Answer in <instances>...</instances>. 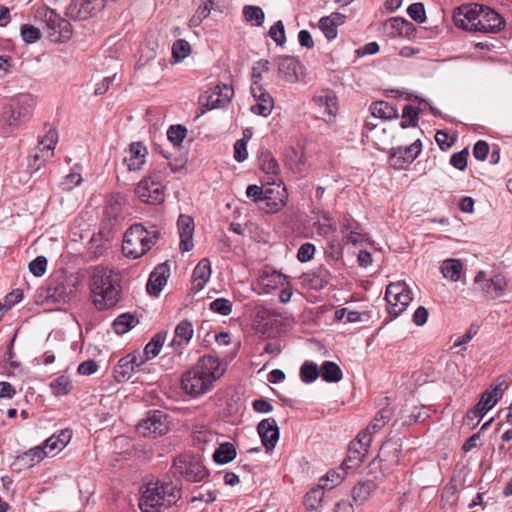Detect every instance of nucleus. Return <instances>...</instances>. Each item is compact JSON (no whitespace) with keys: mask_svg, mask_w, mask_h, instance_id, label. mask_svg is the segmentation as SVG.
Listing matches in <instances>:
<instances>
[{"mask_svg":"<svg viewBox=\"0 0 512 512\" xmlns=\"http://www.w3.org/2000/svg\"><path fill=\"white\" fill-rule=\"evenodd\" d=\"M92 300L98 310L114 307L120 298V277L113 270L97 266L90 280Z\"/></svg>","mask_w":512,"mask_h":512,"instance_id":"f257e3e1","label":"nucleus"},{"mask_svg":"<svg viewBox=\"0 0 512 512\" xmlns=\"http://www.w3.org/2000/svg\"><path fill=\"white\" fill-rule=\"evenodd\" d=\"M181 494V487L171 481L149 482L142 491L139 508L142 512H159L175 505Z\"/></svg>","mask_w":512,"mask_h":512,"instance_id":"f03ea898","label":"nucleus"},{"mask_svg":"<svg viewBox=\"0 0 512 512\" xmlns=\"http://www.w3.org/2000/svg\"><path fill=\"white\" fill-rule=\"evenodd\" d=\"M159 237L160 231L155 226L135 223L124 234L122 251L125 256L137 259L149 251Z\"/></svg>","mask_w":512,"mask_h":512,"instance_id":"7ed1b4c3","label":"nucleus"},{"mask_svg":"<svg viewBox=\"0 0 512 512\" xmlns=\"http://www.w3.org/2000/svg\"><path fill=\"white\" fill-rule=\"evenodd\" d=\"M172 472L187 482H201L209 476V471L200 458L191 454L177 456L172 465Z\"/></svg>","mask_w":512,"mask_h":512,"instance_id":"20e7f679","label":"nucleus"},{"mask_svg":"<svg viewBox=\"0 0 512 512\" xmlns=\"http://www.w3.org/2000/svg\"><path fill=\"white\" fill-rule=\"evenodd\" d=\"M33 110V98L24 95L4 107L1 121L9 127H18L31 119Z\"/></svg>","mask_w":512,"mask_h":512,"instance_id":"39448f33","label":"nucleus"},{"mask_svg":"<svg viewBox=\"0 0 512 512\" xmlns=\"http://www.w3.org/2000/svg\"><path fill=\"white\" fill-rule=\"evenodd\" d=\"M170 417L163 411L150 410L137 424V432L143 437H153L165 435L170 430Z\"/></svg>","mask_w":512,"mask_h":512,"instance_id":"423d86ee","label":"nucleus"},{"mask_svg":"<svg viewBox=\"0 0 512 512\" xmlns=\"http://www.w3.org/2000/svg\"><path fill=\"white\" fill-rule=\"evenodd\" d=\"M388 313L393 318L406 310L412 301V293L404 282L390 283L385 292Z\"/></svg>","mask_w":512,"mask_h":512,"instance_id":"0eeeda50","label":"nucleus"},{"mask_svg":"<svg viewBox=\"0 0 512 512\" xmlns=\"http://www.w3.org/2000/svg\"><path fill=\"white\" fill-rule=\"evenodd\" d=\"M135 193L144 203L152 205L161 204L165 198L161 175L153 173L141 180L135 188Z\"/></svg>","mask_w":512,"mask_h":512,"instance_id":"6e6552de","label":"nucleus"},{"mask_svg":"<svg viewBox=\"0 0 512 512\" xmlns=\"http://www.w3.org/2000/svg\"><path fill=\"white\" fill-rule=\"evenodd\" d=\"M474 287L486 296L495 299L503 296L507 288V281L502 274H495L487 278L485 271H479L474 278Z\"/></svg>","mask_w":512,"mask_h":512,"instance_id":"1a4fd4ad","label":"nucleus"},{"mask_svg":"<svg viewBox=\"0 0 512 512\" xmlns=\"http://www.w3.org/2000/svg\"><path fill=\"white\" fill-rule=\"evenodd\" d=\"M58 134L55 129H50L45 137L39 142L37 150L34 154L29 156V168L36 172L38 171L47 161L49 157L53 155Z\"/></svg>","mask_w":512,"mask_h":512,"instance_id":"9d476101","label":"nucleus"},{"mask_svg":"<svg viewBox=\"0 0 512 512\" xmlns=\"http://www.w3.org/2000/svg\"><path fill=\"white\" fill-rule=\"evenodd\" d=\"M370 443L368 433H359L356 439L349 444L347 457L343 462L344 466L348 469L359 467L368 454Z\"/></svg>","mask_w":512,"mask_h":512,"instance_id":"9b49d317","label":"nucleus"},{"mask_svg":"<svg viewBox=\"0 0 512 512\" xmlns=\"http://www.w3.org/2000/svg\"><path fill=\"white\" fill-rule=\"evenodd\" d=\"M234 94L233 88L229 85H217L210 92L199 97V105L206 110L220 109L226 107Z\"/></svg>","mask_w":512,"mask_h":512,"instance_id":"f8f14e48","label":"nucleus"},{"mask_svg":"<svg viewBox=\"0 0 512 512\" xmlns=\"http://www.w3.org/2000/svg\"><path fill=\"white\" fill-rule=\"evenodd\" d=\"M481 4H464L455 9L453 21L456 27L469 32H476Z\"/></svg>","mask_w":512,"mask_h":512,"instance_id":"ddd939ff","label":"nucleus"},{"mask_svg":"<svg viewBox=\"0 0 512 512\" xmlns=\"http://www.w3.org/2000/svg\"><path fill=\"white\" fill-rule=\"evenodd\" d=\"M181 386L186 394L197 397L210 390L213 384L209 382L208 378H205V376L192 367L182 375Z\"/></svg>","mask_w":512,"mask_h":512,"instance_id":"4468645a","label":"nucleus"},{"mask_svg":"<svg viewBox=\"0 0 512 512\" xmlns=\"http://www.w3.org/2000/svg\"><path fill=\"white\" fill-rule=\"evenodd\" d=\"M504 27V20L500 14L490 7L481 5L476 32L495 34Z\"/></svg>","mask_w":512,"mask_h":512,"instance_id":"2eb2a0df","label":"nucleus"},{"mask_svg":"<svg viewBox=\"0 0 512 512\" xmlns=\"http://www.w3.org/2000/svg\"><path fill=\"white\" fill-rule=\"evenodd\" d=\"M47 28L49 29V37L53 41L64 42L72 35L70 22L54 11H50L49 16H47Z\"/></svg>","mask_w":512,"mask_h":512,"instance_id":"dca6fc26","label":"nucleus"},{"mask_svg":"<svg viewBox=\"0 0 512 512\" xmlns=\"http://www.w3.org/2000/svg\"><path fill=\"white\" fill-rule=\"evenodd\" d=\"M104 8V0H72L67 10L71 17L87 19Z\"/></svg>","mask_w":512,"mask_h":512,"instance_id":"f3484780","label":"nucleus"},{"mask_svg":"<svg viewBox=\"0 0 512 512\" xmlns=\"http://www.w3.org/2000/svg\"><path fill=\"white\" fill-rule=\"evenodd\" d=\"M251 93L256 103L251 106V111L263 117L271 114L274 108V99L262 85H251Z\"/></svg>","mask_w":512,"mask_h":512,"instance_id":"a211bd4d","label":"nucleus"},{"mask_svg":"<svg viewBox=\"0 0 512 512\" xmlns=\"http://www.w3.org/2000/svg\"><path fill=\"white\" fill-rule=\"evenodd\" d=\"M421 149L422 144L420 140H416L409 146L395 148L391 154L392 165L397 169H402L417 158Z\"/></svg>","mask_w":512,"mask_h":512,"instance_id":"6ab92c4d","label":"nucleus"},{"mask_svg":"<svg viewBox=\"0 0 512 512\" xmlns=\"http://www.w3.org/2000/svg\"><path fill=\"white\" fill-rule=\"evenodd\" d=\"M257 432L266 451H272L279 440V428L274 418H266L259 422Z\"/></svg>","mask_w":512,"mask_h":512,"instance_id":"aec40b11","label":"nucleus"},{"mask_svg":"<svg viewBox=\"0 0 512 512\" xmlns=\"http://www.w3.org/2000/svg\"><path fill=\"white\" fill-rule=\"evenodd\" d=\"M193 334L192 323L188 320H182L175 327L174 337L169 346L173 348L175 353L181 354L182 350L189 344Z\"/></svg>","mask_w":512,"mask_h":512,"instance_id":"412c9836","label":"nucleus"},{"mask_svg":"<svg viewBox=\"0 0 512 512\" xmlns=\"http://www.w3.org/2000/svg\"><path fill=\"white\" fill-rule=\"evenodd\" d=\"M177 227L180 236V250L182 252H188L194 246V220L188 215L181 214L177 221Z\"/></svg>","mask_w":512,"mask_h":512,"instance_id":"4be33fe9","label":"nucleus"},{"mask_svg":"<svg viewBox=\"0 0 512 512\" xmlns=\"http://www.w3.org/2000/svg\"><path fill=\"white\" fill-rule=\"evenodd\" d=\"M46 456H48V452L42 446H36L18 455L12 463V467L16 470L28 469L40 463Z\"/></svg>","mask_w":512,"mask_h":512,"instance_id":"5701e85b","label":"nucleus"},{"mask_svg":"<svg viewBox=\"0 0 512 512\" xmlns=\"http://www.w3.org/2000/svg\"><path fill=\"white\" fill-rule=\"evenodd\" d=\"M170 275V268L167 264L158 265L150 274L146 289L147 292L154 297H157L166 285Z\"/></svg>","mask_w":512,"mask_h":512,"instance_id":"b1692460","label":"nucleus"},{"mask_svg":"<svg viewBox=\"0 0 512 512\" xmlns=\"http://www.w3.org/2000/svg\"><path fill=\"white\" fill-rule=\"evenodd\" d=\"M200 372L205 378L209 379L212 384L223 374V369L220 367V361L217 357L206 355L199 359L197 364L193 367Z\"/></svg>","mask_w":512,"mask_h":512,"instance_id":"393cba45","label":"nucleus"},{"mask_svg":"<svg viewBox=\"0 0 512 512\" xmlns=\"http://www.w3.org/2000/svg\"><path fill=\"white\" fill-rule=\"evenodd\" d=\"M286 198V189L284 187L281 191H277V196L275 197L274 189L267 188L259 207L266 213H276L286 204Z\"/></svg>","mask_w":512,"mask_h":512,"instance_id":"a878e982","label":"nucleus"},{"mask_svg":"<svg viewBox=\"0 0 512 512\" xmlns=\"http://www.w3.org/2000/svg\"><path fill=\"white\" fill-rule=\"evenodd\" d=\"M147 155V148L141 142H133L129 146L128 155L125 156L124 162L126 163L129 171H138L145 163Z\"/></svg>","mask_w":512,"mask_h":512,"instance_id":"bb28decb","label":"nucleus"},{"mask_svg":"<svg viewBox=\"0 0 512 512\" xmlns=\"http://www.w3.org/2000/svg\"><path fill=\"white\" fill-rule=\"evenodd\" d=\"M278 72L286 82L294 83L298 80L299 62L291 56H282L277 60Z\"/></svg>","mask_w":512,"mask_h":512,"instance_id":"cd10ccee","label":"nucleus"},{"mask_svg":"<svg viewBox=\"0 0 512 512\" xmlns=\"http://www.w3.org/2000/svg\"><path fill=\"white\" fill-rule=\"evenodd\" d=\"M211 263L209 259L203 258L199 261L192 274V289L195 292L201 291L211 276Z\"/></svg>","mask_w":512,"mask_h":512,"instance_id":"c85d7f7f","label":"nucleus"},{"mask_svg":"<svg viewBox=\"0 0 512 512\" xmlns=\"http://www.w3.org/2000/svg\"><path fill=\"white\" fill-rule=\"evenodd\" d=\"M72 433L69 429H63L57 434H53L45 440L44 446L42 447L48 456H52L61 451L71 440Z\"/></svg>","mask_w":512,"mask_h":512,"instance_id":"c756f323","label":"nucleus"},{"mask_svg":"<svg viewBox=\"0 0 512 512\" xmlns=\"http://www.w3.org/2000/svg\"><path fill=\"white\" fill-rule=\"evenodd\" d=\"M322 121L328 125H333L336 121V117L339 113V102L337 96L328 91L324 96L322 95Z\"/></svg>","mask_w":512,"mask_h":512,"instance_id":"7c9ffc66","label":"nucleus"},{"mask_svg":"<svg viewBox=\"0 0 512 512\" xmlns=\"http://www.w3.org/2000/svg\"><path fill=\"white\" fill-rule=\"evenodd\" d=\"M389 27L391 29L389 35L392 37L412 38L416 33L414 24L400 17L391 18Z\"/></svg>","mask_w":512,"mask_h":512,"instance_id":"2f4dec72","label":"nucleus"},{"mask_svg":"<svg viewBox=\"0 0 512 512\" xmlns=\"http://www.w3.org/2000/svg\"><path fill=\"white\" fill-rule=\"evenodd\" d=\"M346 16L342 13L334 12L329 16L322 17V33L331 41L337 37V28L345 23Z\"/></svg>","mask_w":512,"mask_h":512,"instance_id":"473e14b6","label":"nucleus"},{"mask_svg":"<svg viewBox=\"0 0 512 512\" xmlns=\"http://www.w3.org/2000/svg\"><path fill=\"white\" fill-rule=\"evenodd\" d=\"M401 447L399 439H388L382 443L377 457L380 458L381 461L398 463Z\"/></svg>","mask_w":512,"mask_h":512,"instance_id":"72a5a7b5","label":"nucleus"},{"mask_svg":"<svg viewBox=\"0 0 512 512\" xmlns=\"http://www.w3.org/2000/svg\"><path fill=\"white\" fill-rule=\"evenodd\" d=\"M349 469L342 464L337 468L330 469L322 476V492L332 490L339 486L347 475Z\"/></svg>","mask_w":512,"mask_h":512,"instance_id":"f704fd0d","label":"nucleus"},{"mask_svg":"<svg viewBox=\"0 0 512 512\" xmlns=\"http://www.w3.org/2000/svg\"><path fill=\"white\" fill-rule=\"evenodd\" d=\"M373 117L380 119H396L399 117L397 106L386 101H376L370 105Z\"/></svg>","mask_w":512,"mask_h":512,"instance_id":"c9c22d12","label":"nucleus"},{"mask_svg":"<svg viewBox=\"0 0 512 512\" xmlns=\"http://www.w3.org/2000/svg\"><path fill=\"white\" fill-rule=\"evenodd\" d=\"M135 357L132 356H123L121 359H119L117 365L114 367V378L117 382H125L128 381L132 374L135 371V368L133 364H135L134 361Z\"/></svg>","mask_w":512,"mask_h":512,"instance_id":"e433bc0d","label":"nucleus"},{"mask_svg":"<svg viewBox=\"0 0 512 512\" xmlns=\"http://www.w3.org/2000/svg\"><path fill=\"white\" fill-rule=\"evenodd\" d=\"M504 382L492 386L490 389L486 390L482 396L480 401L478 402L481 407L489 411L492 409L496 403L502 398L504 393Z\"/></svg>","mask_w":512,"mask_h":512,"instance_id":"4c0bfd02","label":"nucleus"},{"mask_svg":"<svg viewBox=\"0 0 512 512\" xmlns=\"http://www.w3.org/2000/svg\"><path fill=\"white\" fill-rule=\"evenodd\" d=\"M138 323V318H136L133 314L123 313L113 321L112 327L116 334L124 335L132 328H134Z\"/></svg>","mask_w":512,"mask_h":512,"instance_id":"58836bf2","label":"nucleus"},{"mask_svg":"<svg viewBox=\"0 0 512 512\" xmlns=\"http://www.w3.org/2000/svg\"><path fill=\"white\" fill-rule=\"evenodd\" d=\"M462 263L459 259H446L442 262L441 273L444 278L456 282L460 279Z\"/></svg>","mask_w":512,"mask_h":512,"instance_id":"ea45409f","label":"nucleus"},{"mask_svg":"<svg viewBox=\"0 0 512 512\" xmlns=\"http://www.w3.org/2000/svg\"><path fill=\"white\" fill-rule=\"evenodd\" d=\"M236 448L231 442H224L215 450L213 460L217 464H227L235 459Z\"/></svg>","mask_w":512,"mask_h":512,"instance_id":"a19ab883","label":"nucleus"},{"mask_svg":"<svg viewBox=\"0 0 512 512\" xmlns=\"http://www.w3.org/2000/svg\"><path fill=\"white\" fill-rule=\"evenodd\" d=\"M343 378V371L340 366L333 361L322 362V381L328 383H337Z\"/></svg>","mask_w":512,"mask_h":512,"instance_id":"79ce46f5","label":"nucleus"},{"mask_svg":"<svg viewBox=\"0 0 512 512\" xmlns=\"http://www.w3.org/2000/svg\"><path fill=\"white\" fill-rule=\"evenodd\" d=\"M68 296L69 292L63 282L51 283L46 291V299L52 302H65Z\"/></svg>","mask_w":512,"mask_h":512,"instance_id":"37998d69","label":"nucleus"},{"mask_svg":"<svg viewBox=\"0 0 512 512\" xmlns=\"http://www.w3.org/2000/svg\"><path fill=\"white\" fill-rule=\"evenodd\" d=\"M390 416V412L386 409L379 411L368 425V427L360 433H368L371 441L372 435L380 431L389 422Z\"/></svg>","mask_w":512,"mask_h":512,"instance_id":"c03bdc74","label":"nucleus"},{"mask_svg":"<svg viewBox=\"0 0 512 512\" xmlns=\"http://www.w3.org/2000/svg\"><path fill=\"white\" fill-rule=\"evenodd\" d=\"M375 489V484L372 481L360 482L353 487L352 498L357 504L364 503Z\"/></svg>","mask_w":512,"mask_h":512,"instance_id":"a18cd8bd","label":"nucleus"},{"mask_svg":"<svg viewBox=\"0 0 512 512\" xmlns=\"http://www.w3.org/2000/svg\"><path fill=\"white\" fill-rule=\"evenodd\" d=\"M166 335V332H159L152 337V339L146 344L144 348V354L146 355V358H154L160 353L161 348L163 347L166 340Z\"/></svg>","mask_w":512,"mask_h":512,"instance_id":"49530a36","label":"nucleus"},{"mask_svg":"<svg viewBox=\"0 0 512 512\" xmlns=\"http://www.w3.org/2000/svg\"><path fill=\"white\" fill-rule=\"evenodd\" d=\"M320 376V370L316 363L305 361L300 368V379L305 384H311Z\"/></svg>","mask_w":512,"mask_h":512,"instance_id":"de8ad7c7","label":"nucleus"},{"mask_svg":"<svg viewBox=\"0 0 512 512\" xmlns=\"http://www.w3.org/2000/svg\"><path fill=\"white\" fill-rule=\"evenodd\" d=\"M259 166L261 170L266 174L277 175L280 171V167L276 159L269 151H264L260 154Z\"/></svg>","mask_w":512,"mask_h":512,"instance_id":"09e8293b","label":"nucleus"},{"mask_svg":"<svg viewBox=\"0 0 512 512\" xmlns=\"http://www.w3.org/2000/svg\"><path fill=\"white\" fill-rule=\"evenodd\" d=\"M244 19L256 26H261L265 20V13L259 6L246 5L243 8Z\"/></svg>","mask_w":512,"mask_h":512,"instance_id":"8fccbe9b","label":"nucleus"},{"mask_svg":"<svg viewBox=\"0 0 512 512\" xmlns=\"http://www.w3.org/2000/svg\"><path fill=\"white\" fill-rule=\"evenodd\" d=\"M50 388L54 395L64 396V395H67L71 391L72 384H71L69 377H67L65 375H61V376L57 377L56 379H54L50 383Z\"/></svg>","mask_w":512,"mask_h":512,"instance_id":"3c124183","label":"nucleus"},{"mask_svg":"<svg viewBox=\"0 0 512 512\" xmlns=\"http://www.w3.org/2000/svg\"><path fill=\"white\" fill-rule=\"evenodd\" d=\"M191 52V46L188 41L184 39H178L173 43L172 46V57L175 63H179L189 56Z\"/></svg>","mask_w":512,"mask_h":512,"instance_id":"603ef678","label":"nucleus"},{"mask_svg":"<svg viewBox=\"0 0 512 512\" xmlns=\"http://www.w3.org/2000/svg\"><path fill=\"white\" fill-rule=\"evenodd\" d=\"M419 112L411 105H406L402 111V121L400 126L403 129L408 127H415L419 119Z\"/></svg>","mask_w":512,"mask_h":512,"instance_id":"864d4df0","label":"nucleus"},{"mask_svg":"<svg viewBox=\"0 0 512 512\" xmlns=\"http://www.w3.org/2000/svg\"><path fill=\"white\" fill-rule=\"evenodd\" d=\"M107 241L104 240L102 234H94L89 241V251L93 255L94 258L100 257L104 251L107 249Z\"/></svg>","mask_w":512,"mask_h":512,"instance_id":"5fc2aeb1","label":"nucleus"},{"mask_svg":"<svg viewBox=\"0 0 512 512\" xmlns=\"http://www.w3.org/2000/svg\"><path fill=\"white\" fill-rule=\"evenodd\" d=\"M319 489L320 485H317L305 495L304 506L308 512H318V507L320 505Z\"/></svg>","mask_w":512,"mask_h":512,"instance_id":"6e6d98bb","label":"nucleus"},{"mask_svg":"<svg viewBox=\"0 0 512 512\" xmlns=\"http://www.w3.org/2000/svg\"><path fill=\"white\" fill-rule=\"evenodd\" d=\"M186 135V127L180 124L170 126L167 131V138L174 146H179L185 139Z\"/></svg>","mask_w":512,"mask_h":512,"instance_id":"4d7b16f0","label":"nucleus"},{"mask_svg":"<svg viewBox=\"0 0 512 512\" xmlns=\"http://www.w3.org/2000/svg\"><path fill=\"white\" fill-rule=\"evenodd\" d=\"M22 40L27 44H33L41 38L38 28L30 24H23L20 28Z\"/></svg>","mask_w":512,"mask_h":512,"instance_id":"13d9d810","label":"nucleus"},{"mask_svg":"<svg viewBox=\"0 0 512 512\" xmlns=\"http://www.w3.org/2000/svg\"><path fill=\"white\" fill-rule=\"evenodd\" d=\"M270 68V62L265 59H261L257 61L252 67V85H262L260 83L261 78L265 72H267Z\"/></svg>","mask_w":512,"mask_h":512,"instance_id":"bf43d9fd","label":"nucleus"},{"mask_svg":"<svg viewBox=\"0 0 512 512\" xmlns=\"http://www.w3.org/2000/svg\"><path fill=\"white\" fill-rule=\"evenodd\" d=\"M354 225H357L354 221L345 220V222L341 225L342 232H348L347 239L349 242L353 244H357L363 242L365 240V235L361 232H358L354 229Z\"/></svg>","mask_w":512,"mask_h":512,"instance_id":"052dcab7","label":"nucleus"},{"mask_svg":"<svg viewBox=\"0 0 512 512\" xmlns=\"http://www.w3.org/2000/svg\"><path fill=\"white\" fill-rule=\"evenodd\" d=\"M488 411L478 403L470 409L465 418V424L474 428Z\"/></svg>","mask_w":512,"mask_h":512,"instance_id":"680f3d73","label":"nucleus"},{"mask_svg":"<svg viewBox=\"0 0 512 512\" xmlns=\"http://www.w3.org/2000/svg\"><path fill=\"white\" fill-rule=\"evenodd\" d=\"M268 35L279 46H282L286 42L285 28L282 20H278L270 27Z\"/></svg>","mask_w":512,"mask_h":512,"instance_id":"e2e57ef3","label":"nucleus"},{"mask_svg":"<svg viewBox=\"0 0 512 512\" xmlns=\"http://www.w3.org/2000/svg\"><path fill=\"white\" fill-rule=\"evenodd\" d=\"M210 310L222 316H227L232 312V303L226 298H217L210 303Z\"/></svg>","mask_w":512,"mask_h":512,"instance_id":"0e129e2a","label":"nucleus"},{"mask_svg":"<svg viewBox=\"0 0 512 512\" xmlns=\"http://www.w3.org/2000/svg\"><path fill=\"white\" fill-rule=\"evenodd\" d=\"M278 320L277 316H275V320L264 321L260 324H255V331L258 334H261L265 338H272L276 334V330L274 327L277 325Z\"/></svg>","mask_w":512,"mask_h":512,"instance_id":"69168bd1","label":"nucleus"},{"mask_svg":"<svg viewBox=\"0 0 512 512\" xmlns=\"http://www.w3.org/2000/svg\"><path fill=\"white\" fill-rule=\"evenodd\" d=\"M47 263L46 257L38 256L29 263V270L34 276L41 277L47 270Z\"/></svg>","mask_w":512,"mask_h":512,"instance_id":"338daca9","label":"nucleus"},{"mask_svg":"<svg viewBox=\"0 0 512 512\" xmlns=\"http://www.w3.org/2000/svg\"><path fill=\"white\" fill-rule=\"evenodd\" d=\"M408 15L416 22L423 23L426 20L424 5L420 2L411 4L407 9Z\"/></svg>","mask_w":512,"mask_h":512,"instance_id":"774afa93","label":"nucleus"}]
</instances>
